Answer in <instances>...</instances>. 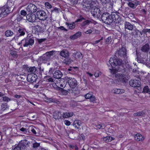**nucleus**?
<instances>
[{
  "label": "nucleus",
  "mask_w": 150,
  "mask_h": 150,
  "mask_svg": "<svg viewBox=\"0 0 150 150\" xmlns=\"http://www.w3.org/2000/svg\"><path fill=\"white\" fill-rule=\"evenodd\" d=\"M68 146L70 148H71L72 149H74V148L75 147V146H74L73 145H72V144H69L68 145Z\"/></svg>",
  "instance_id": "338daca9"
},
{
  "label": "nucleus",
  "mask_w": 150,
  "mask_h": 150,
  "mask_svg": "<svg viewBox=\"0 0 150 150\" xmlns=\"http://www.w3.org/2000/svg\"><path fill=\"white\" fill-rule=\"evenodd\" d=\"M21 15L25 16L27 14L26 12L24 10H21Z\"/></svg>",
  "instance_id": "603ef678"
},
{
  "label": "nucleus",
  "mask_w": 150,
  "mask_h": 150,
  "mask_svg": "<svg viewBox=\"0 0 150 150\" xmlns=\"http://www.w3.org/2000/svg\"><path fill=\"white\" fill-rule=\"evenodd\" d=\"M76 57L78 58H80L82 57V54L81 53H77Z\"/></svg>",
  "instance_id": "680f3d73"
},
{
  "label": "nucleus",
  "mask_w": 150,
  "mask_h": 150,
  "mask_svg": "<svg viewBox=\"0 0 150 150\" xmlns=\"http://www.w3.org/2000/svg\"><path fill=\"white\" fill-rule=\"evenodd\" d=\"M53 77L57 79H61L62 76V73L59 70L56 71L53 74Z\"/></svg>",
  "instance_id": "f3484780"
},
{
  "label": "nucleus",
  "mask_w": 150,
  "mask_h": 150,
  "mask_svg": "<svg viewBox=\"0 0 150 150\" xmlns=\"http://www.w3.org/2000/svg\"><path fill=\"white\" fill-rule=\"evenodd\" d=\"M13 4V2L12 0H8L6 4L2 7V9L4 10V11L5 12H6V13L8 14L10 12V10L9 8Z\"/></svg>",
  "instance_id": "423d86ee"
},
{
  "label": "nucleus",
  "mask_w": 150,
  "mask_h": 150,
  "mask_svg": "<svg viewBox=\"0 0 150 150\" xmlns=\"http://www.w3.org/2000/svg\"><path fill=\"white\" fill-rule=\"evenodd\" d=\"M129 83L130 86L132 87H139L140 86L139 81L136 79L131 80L129 81Z\"/></svg>",
  "instance_id": "ddd939ff"
},
{
  "label": "nucleus",
  "mask_w": 150,
  "mask_h": 150,
  "mask_svg": "<svg viewBox=\"0 0 150 150\" xmlns=\"http://www.w3.org/2000/svg\"><path fill=\"white\" fill-rule=\"evenodd\" d=\"M91 22V21L89 20H86L83 21L81 24L82 27H83L86 25H88Z\"/></svg>",
  "instance_id": "473e14b6"
},
{
  "label": "nucleus",
  "mask_w": 150,
  "mask_h": 150,
  "mask_svg": "<svg viewBox=\"0 0 150 150\" xmlns=\"http://www.w3.org/2000/svg\"><path fill=\"white\" fill-rule=\"evenodd\" d=\"M37 77L36 75L33 73H30L28 75L27 80L28 82L33 83L35 82L37 79Z\"/></svg>",
  "instance_id": "9b49d317"
},
{
  "label": "nucleus",
  "mask_w": 150,
  "mask_h": 150,
  "mask_svg": "<svg viewBox=\"0 0 150 150\" xmlns=\"http://www.w3.org/2000/svg\"><path fill=\"white\" fill-rule=\"evenodd\" d=\"M101 19L103 22L107 24H110L113 22L119 23L121 21L119 16L114 12H112L111 15L107 13H103L101 16Z\"/></svg>",
  "instance_id": "f03ea898"
},
{
  "label": "nucleus",
  "mask_w": 150,
  "mask_h": 150,
  "mask_svg": "<svg viewBox=\"0 0 150 150\" xmlns=\"http://www.w3.org/2000/svg\"><path fill=\"white\" fill-rule=\"evenodd\" d=\"M25 69L28 72L32 73L35 72L36 71V68L34 67H27Z\"/></svg>",
  "instance_id": "a878e982"
},
{
  "label": "nucleus",
  "mask_w": 150,
  "mask_h": 150,
  "mask_svg": "<svg viewBox=\"0 0 150 150\" xmlns=\"http://www.w3.org/2000/svg\"><path fill=\"white\" fill-rule=\"evenodd\" d=\"M64 88H61L60 90H59L60 91H61V92H62V93L64 95H66L67 94L68 91H67L66 90H65L63 89Z\"/></svg>",
  "instance_id": "8fccbe9b"
},
{
  "label": "nucleus",
  "mask_w": 150,
  "mask_h": 150,
  "mask_svg": "<svg viewBox=\"0 0 150 150\" xmlns=\"http://www.w3.org/2000/svg\"><path fill=\"white\" fill-rule=\"evenodd\" d=\"M81 121L79 120H75L74 121L73 123V125L76 128L79 129L80 128V127L81 125Z\"/></svg>",
  "instance_id": "cd10ccee"
},
{
  "label": "nucleus",
  "mask_w": 150,
  "mask_h": 150,
  "mask_svg": "<svg viewBox=\"0 0 150 150\" xmlns=\"http://www.w3.org/2000/svg\"><path fill=\"white\" fill-rule=\"evenodd\" d=\"M92 96V92H89L88 93L85 95V97L86 99H90Z\"/></svg>",
  "instance_id": "f704fd0d"
},
{
  "label": "nucleus",
  "mask_w": 150,
  "mask_h": 150,
  "mask_svg": "<svg viewBox=\"0 0 150 150\" xmlns=\"http://www.w3.org/2000/svg\"><path fill=\"white\" fill-rule=\"evenodd\" d=\"M2 8H0V17H1V15H3L5 16V15H6L7 14L6 13V12H4V10H2V9H1Z\"/></svg>",
  "instance_id": "79ce46f5"
},
{
  "label": "nucleus",
  "mask_w": 150,
  "mask_h": 150,
  "mask_svg": "<svg viewBox=\"0 0 150 150\" xmlns=\"http://www.w3.org/2000/svg\"><path fill=\"white\" fill-rule=\"evenodd\" d=\"M27 20L31 22H34L36 19V16L33 13H29L26 16Z\"/></svg>",
  "instance_id": "f8f14e48"
},
{
  "label": "nucleus",
  "mask_w": 150,
  "mask_h": 150,
  "mask_svg": "<svg viewBox=\"0 0 150 150\" xmlns=\"http://www.w3.org/2000/svg\"><path fill=\"white\" fill-rule=\"evenodd\" d=\"M34 42V39L33 37L30 38L28 40L26 39H23L20 42H18L17 45L20 46V48L21 49V50H23V49L22 46V45H23L24 47H27L29 45H32Z\"/></svg>",
  "instance_id": "20e7f679"
},
{
  "label": "nucleus",
  "mask_w": 150,
  "mask_h": 150,
  "mask_svg": "<svg viewBox=\"0 0 150 150\" xmlns=\"http://www.w3.org/2000/svg\"><path fill=\"white\" fill-rule=\"evenodd\" d=\"M66 25L69 27V29L73 30L76 27L75 22H72L71 23L66 22Z\"/></svg>",
  "instance_id": "393cba45"
},
{
  "label": "nucleus",
  "mask_w": 150,
  "mask_h": 150,
  "mask_svg": "<svg viewBox=\"0 0 150 150\" xmlns=\"http://www.w3.org/2000/svg\"><path fill=\"white\" fill-rule=\"evenodd\" d=\"M26 9L28 12L31 13H35L38 10L36 6L32 3H30L28 5Z\"/></svg>",
  "instance_id": "6e6552de"
},
{
  "label": "nucleus",
  "mask_w": 150,
  "mask_h": 150,
  "mask_svg": "<svg viewBox=\"0 0 150 150\" xmlns=\"http://www.w3.org/2000/svg\"><path fill=\"white\" fill-rule=\"evenodd\" d=\"M31 131L34 134H36V132L34 128H32L31 129Z\"/></svg>",
  "instance_id": "69168bd1"
},
{
  "label": "nucleus",
  "mask_w": 150,
  "mask_h": 150,
  "mask_svg": "<svg viewBox=\"0 0 150 150\" xmlns=\"http://www.w3.org/2000/svg\"><path fill=\"white\" fill-rule=\"evenodd\" d=\"M125 28L128 30H132L133 29V26L129 22L126 21L125 23Z\"/></svg>",
  "instance_id": "aec40b11"
},
{
  "label": "nucleus",
  "mask_w": 150,
  "mask_h": 150,
  "mask_svg": "<svg viewBox=\"0 0 150 150\" xmlns=\"http://www.w3.org/2000/svg\"><path fill=\"white\" fill-rule=\"evenodd\" d=\"M85 20V18L84 17H81L80 18L77 19L76 21H75V23L78 22H82L83 20Z\"/></svg>",
  "instance_id": "37998d69"
},
{
  "label": "nucleus",
  "mask_w": 150,
  "mask_h": 150,
  "mask_svg": "<svg viewBox=\"0 0 150 150\" xmlns=\"http://www.w3.org/2000/svg\"><path fill=\"white\" fill-rule=\"evenodd\" d=\"M19 144L16 146H15L13 150H21V147Z\"/></svg>",
  "instance_id": "09e8293b"
},
{
  "label": "nucleus",
  "mask_w": 150,
  "mask_h": 150,
  "mask_svg": "<svg viewBox=\"0 0 150 150\" xmlns=\"http://www.w3.org/2000/svg\"><path fill=\"white\" fill-rule=\"evenodd\" d=\"M37 18L41 21H44L47 18L46 13L43 10H38L36 13Z\"/></svg>",
  "instance_id": "39448f33"
},
{
  "label": "nucleus",
  "mask_w": 150,
  "mask_h": 150,
  "mask_svg": "<svg viewBox=\"0 0 150 150\" xmlns=\"http://www.w3.org/2000/svg\"><path fill=\"white\" fill-rule=\"evenodd\" d=\"M58 29H60L62 30H64L65 31H67V30L64 28L63 26H61L58 28Z\"/></svg>",
  "instance_id": "bf43d9fd"
},
{
  "label": "nucleus",
  "mask_w": 150,
  "mask_h": 150,
  "mask_svg": "<svg viewBox=\"0 0 150 150\" xmlns=\"http://www.w3.org/2000/svg\"><path fill=\"white\" fill-rule=\"evenodd\" d=\"M125 91L123 89H114L112 91L113 93L116 94H122L124 93Z\"/></svg>",
  "instance_id": "bb28decb"
},
{
  "label": "nucleus",
  "mask_w": 150,
  "mask_h": 150,
  "mask_svg": "<svg viewBox=\"0 0 150 150\" xmlns=\"http://www.w3.org/2000/svg\"><path fill=\"white\" fill-rule=\"evenodd\" d=\"M120 72L117 73L115 75V78H117L118 82L123 83H126L127 81V76L126 75V69L124 65L123 67H121Z\"/></svg>",
  "instance_id": "7ed1b4c3"
},
{
  "label": "nucleus",
  "mask_w": 150,
  "mask_h": 150,
  "mask_svg": "<svg viewBox=\"0 0 150 150\" xmlns=\"http://www.w3.org/2000/svg\"><path fill=\"white\" fill-rule=\"evenodd\" d=\"M149 89L148 86H145L143 89V91L144 92L149 93Z\"/></svg>",
  "instance_id": "58836bf2"
},
{
  "label": "nucleus",
  "mask_w": 150,
  "mask_h": 150,
  "mask_svg": "<svg viewBox=\"0 0 150 150\" xmlns=\"http://www.w3.org/2000/svg\"><path fill=\"white\" fill-rule=\"evenodd\" d=\"M25 30L24 29L20 28L18 31L19 36H21L24 35L25 34Z\"/></svg>",
  "instance_id": "7c9ffc66"
},
{
  "label": "nucleus",
  "mask_w": 150,
  "mask_h": 150,
  "mask_svg": "<svg viewBox=\"0 0 150 150\" xmlns=\"http://www.w3.org/2000/svg\"><path fill=\"white\" fill-rule=\"evenodd\" d=\"M33 29L34 30L35 34L39 35L42 31V28L38 25L33 26Z\"/></svg>",
  "instance_id": "a211bd4d"
},
{
  "label": "nucleus",
  "mask_w": 150,
  "mask_h": 150,
  "mask_svg": "<svg viewBox=\"0 0 150 150\" xmlns=\"http://www.w3.org/2000/svg\"><path fill=\"white\" fill-rule=\"evenodd\" d=\"M20 130L22 132H27L26 129L24 127H23L21 128L20 129Z\"/></svg>",
  "instance_id": "0e129e2a"
},
{
  "label": "nucleus",
  "mask_w": 150,
  "mask_h": 150,
  "mask_svg": "<svg viewBox=\"0 0 150 150\" xmlns=\"http://www.w3.org/2000/svg\"><path fill=\"white\" fill-rule=\"evenodd\" d=\"M56 88L60 90L61 88H64L65 86L64 80L62 79H57L55 83Z\"/></svg>",
  "instance_id": "0eeeda50"
},
{
  "label": "nucleus",
  "mask_w": 150,
  "mask_h": 150,
  "mask_svg": "<svg viewBox=\"0 0 150 150\" xmlns=\"http://www.w3.org/2000/svg\"><path fill=\"white\" fill-rule=\"evenodd\" d=\"M79 0H70L71 4H76L78 3Z\"/></svg>",
  "instance_id": "de8ad7c7"
},
{
  "label": "nucleus",
  "mask_w": 150,
  "mask_h": 150,
  "mask_svg": "<svg viewBox=\"0 0 150 150\" xmlns=\"http://www.w3.org/2000/svg\"><path fill=\"white\" fill-rule=\"evenodd\" d=\"M147 57V56H146L145 57L143 58L142 57V55H140L139 57H137V61L139 63H144L146 61Z\"/></svg>",
  "instance_id": "4be33fe9"
},
{
  "label": "nucleus",
  "mask_w": 150,
  "mask_h": 150,
  "mask_svg": "<svg viewBox=\"0 0 150 150\" xmlns=\"http://www.w3.org/2000/svg\"><path fill=\"white\" fill-rule=\"evenodd\" d=\"M45 98L46 100L45 102H53V103H56L57 100L55 99L52 98H48L46 96H45Z\"/></svg>",
  "instance_id": "c756f323"
},
{
  "label": "nucleus",
  "mask_w": 150,
  "mask_h": 150,
  "mask_svg": "<svg viewBox=\"0 0 150 150\" xmlns=\"http://www.w3.org/2000/svg\"><path fill=\"white\" fill-rule=\"evenodd\" d=\"M53 118L55 120H62V114L61 112L55 111L53 113Z\"/></svg>",
  "instance_id": "4468645a"
},
{
  "label": "nucleus",
  "mask_w": 150,
  "mask_h": 150,
  "mask_svg": "<svg viewBox=\"0 0 150 150\" xmlns=\"http://www.w3.org/2000/svg\"><path fill=\"white\" fill-rule=\"evenodd\" d=\"M101 74V72L100 71H96L95 72L94 75L96 78L98 77Z\"/></svg>",
  "instance_id": "e433bc0d"
},
{
  "label": "nucleus",
  "mask_w": 150,
  "mask_h": 150,
  "mask_svg": "<svg viewBox=\"0 0 150 150\" xmlns=\"http://www.w3.org/2000/svg\"><path fill=\"white\" fill-rule=\"evenodd\" d=\"M127 4L128 6L131 8H133L134 6V4L131 1L129 2Z\"/></svg>",
  "instance_id": "c03bdc74"
},
{
  "label": "nucleus",
  "mask_w": 150,
  "mask_h": 150,
  "mask_svg": "<svg viewBox=\"0 0 150 150\" xmlns=\"http://www.w3.org/2000/svg\"><path fill=\"white\" fill-rule=\"evenodd\" d=\"M64 123L67 126H69L71 124L70 121L68 120H65L64 121Z\"/></svg>",
  "instance_id": "49530a36"
},
{
  "label": "nucleus",
  "mask_w": 150,
  "mask_h": 150,
  "mask_svg": "<svg viewBox=\"0 0 150 150\" xmlns=\"http://www.w3.org/2000/svg\"><path fill=\"white\" fill-rule=\"evenodd\" d=\"M73 115L74 113L72 112H64L62 114V119L63 118H67L69 117H71Z\"/></svg>",
  "instance_id": "6ab92c4d"
},
{
  "label": "nucleus",
  "mask_w": 150,
  "mask_h": 150,
  "mask_svg": "<svg viewBox=\"0 0 150 150\" xmlns=\"http://www.w3.org/2000/svg\"><path fill=\"white\" fill-rule=\"evenodd\" d=\"M109 63L108 64V66H110L112 67L111 69H109L110 73L115 75L117 73L120 72L122 68L121 67L124 65L121 59H118L115 57H111L109 60Z\"/></svg>",
  "instance_id": "f257e3e1"
},
{
  "label": "nucleus",
  "mask_w": 150,
  "mask_h": 150,
  "mask_svg": "<svg viewBox=\"0 0 150 150\" xmlns=\"http://www.w3.org/2000/svg\"><path fill=\"white\" fill-rule=\"evenodd\" d=\"M45 40V38L39 39H38L39 43L40 44L44 42Z\"/></svg>",
  "instance_id": "4d7b16f0"
},
{
  "label": "nucleus",
  "mask_w": 150,
  "mask_h": 150,
  "mask_svg": "<svg viewBox=\"0 0 150 150\" xmlns=\"http://www.w3.org/2000/svg\"><path fill=\"white\" fill-rule=\"evenodd\" d=\"M10 54L14 58H16L18 57V55L16 51H11L10 52Z\"/></svg>",
  "instance_id": "c9c22d12"
},
{
  "label": "nucleus",
  "mask_w": 150,
  "mask_h": 150,
  "mask_svg": "<svg viewBox=\"0 0 150 150\" xmlns=\"http://www.w3.org/2000/svg\"><path fill=\"white\" fill-rule=\"evenodd\" d=\"M149 45L148 43H146L142 47L141 50L143 52H147L149 51Z\"/></svg>",
  "instance_id": "b1692460"
},
{
  "label": "nucleus",
  "mask_w": 150,
  "mask_h": 150,
  "mask_svg": "<svg viewBox=\"0 0 150 150\" xmlns=\"http://www.w3.org/2000/svg\"><path fill=\"white\" fill-rule=\"evenodd\" d=\"M118 54L121 57H122V58H124V60H126L127 58L126 50L124 51L122 50H119L118 52Z\"/></svg>",
  "instance_id": "2eb2a0df"
},
{
  "label": "nucleus",
  "mask_w": 150,
  "mask_h": 150,
  "mask_svg": "<svg viewBox=\"0 0 150 150\" xmlns=\"http://www.w3.org/2000/svg\"><path fill=\"white\" fill-rule=\"evenodd\" d=\"M100 1L103 4H110L111 0H100Z\"/></svg>",
  "instance_id": "ea45409f"
},
{
  "label": "nucleus",
  "mask_w": 150,
  "mask_h": 150,
  "mask_svg": "<svg viewBox=\"0 0 150 150\" xmlns=\"http://www.w3.org/2000/svg\"><path fill=\"white\" fill-rule=\"evenodd\" d=\"M92 32V30L91 29H89L87 30L85 32V33L86 34H90Z\"/></svg>",
  "instance_id": "052dcab7"
},
{
  "label": "nucleus",
  "mask_w": 150,
  "mask_h": 150,
  "mask_svg": "<svg viewBox=\"0 0 150 150\" xmlns=\"http://www.w3.org/2000/svg\"><path fill=\"white\" fill-rule=\"evenodd\" d=\"M94 2L92 0H86L83 5L84 8L88 9H90L94 7Z\"/></svg>",
  "instance_id": "1a4fd4ad"
},
{
  "label": "nucleus",
  "mask_w": 150,
  "mask_h": 150,
  "mask_svg": "<svg viewBox=\"0 0 150 150\" xmlns=\"http://www.w3.org/2000/svg\"><path fill=\"white\" fill-rule=\"evenodd\" d=\"M60 55L66 58L69 56V54L67 51H62L60 52Z\"/></svg>",
  "instance_id": "c85d7f7f"
},
{
  "label": "nucleus",
  "mask_w": 150,
  "mask_h": 150,
  "mask_svg": "<svg viewBox=\"0 0 150 150\" xmlns=\"http://www.w3.org/2000/svg\"><path fill=\"white\" fill-rule=\"evenodd\" d=\"M45 5L46 7L47 8L50 9L52 8L51 5L48 2H46L45 4Z\"/></svg>",
  "instance_id": "a18cd8bd"
},
{
  "label": "nucleus",
  "mask_w": 150,
  "mask_h": 150,
  "mask_svg": "<svg viewBox=\"0 0 150 150\" xmlns=\"http://www.w3.org/2000/svg\"><path fill=\"white\" fill-rule=\"evenodd\" d=\"M82 33L80 31H78L75 33L74 34L71 35L70 38L71 40H74L78 38L81 35Z\"/></svg>",
  "instance_id": "412c9836"
},
{
  "label": "nucleus",
  "mask_w": 150,
  "mask_h": 150,
  "mask_svg": "<svg viewBox=\"0 0 150 150\" xmlns=\"http://www.w3.org/2000/svg\"><path fill=\"white\" fill-rule=\"evenodd\" d=\"M134 137L136 140L137 141H142L144 139V137L141 134L139 133L136 134Z\"/></svg>",
  "instance_id": "5701e85b"
},
{
  "label": "nucleus",
  "mask_w": 150,
  "mask_h": 150,
  "mask_svg": "<svg viewBox=\"0 0 150 150\" xmlns=\"http://www.w3.org/2000/svg\"><path fill=\"white\" fill-rule=\"evenodd\" d=\"M124 136V135L122 134H120L117 137V138H118V139H119V138H122Z\"/></svg>",
  "instance_id": "774afa93"
},
{
  "label": "nucleus",
  "mask_w": 150,
  "mask_h": 150,
  "mask_svg": "<svg viewBox=\"0 0 150 150\" xmlns=\"http://www.w3.org/2000/svg\"><path fill=\"white\" fill-rule=\"evenodd\" d=\"M103 37H102L100 39V40L95 41L94 42V44H98L99 42H100L101 40H102L103 39Z\"/></svg>",
  "instance_id": "13d9d810"
},
{
  "label": "nucleus",
  "mask_w": 150,
  "mask_h": 150,
  "mask_svg": "<svg viewBox=\"0 0 150 150\" xmlns=\"http://www.w3.org/2000/svg\"><path fill=\"white\" fill-rule=\"evenodd\" d=\"M67 82L69 86L72 88L75 87L77 85V81L76 80L73 78L69 77L67 79Z\"/></svg>",
  "instance_id": "9d476101"
},
{
  "label": "nucleus",
  "mask_w": 150,
  "mask_h": 150,
  "mask_svg": "<svg viewBox=\"0 0 150 150\" xmlns=\"http://www.w3.org/2000/svg\"><path fill=\"white\" fill-rule=\"evenodd\" d=\"M110 136H107L103 138V140L105 141L106 142H110V141H109L110 140Z\"/></svg>",
  "instance_id": "a19ab883"
},
{
  "label": "nucleus",
  "mask_w": 150,
  "mask_h": 150,
  "mask_svg": "<svg viewBox=\"0 0 150 150\" xmlns=\"http://www.w3.org/2000/svg\"><path fill=\"white\" fill-rule=\"evenodd\" d=\"M145 113L143 111H142L134 113V116H143L145 115Z\"/></svg>",
  "instance_id": "72a5a7b5"
},
{
  "label": "nucleus",
  "mask_w": 150,
  "mask_h": 150,
  "mask_svg": "<svg viewBox=\"0 0 150 150\" xmlns=\"http://www.w3.org/2000/svg\"><path fill=\"white\" fill-rule=\"evenodd\" d=\"M40 144L39 143L35 142L33 144V147L35 148H37L40 146Z\"/></svg>",
  "instance_id": "864d4df0"
},
{
  "label": "nucleus",
  "mask_w": 150,
  "mask_h": 150,
  "mask_svg": "<svg viewBox=\"0 0 150 150\" xmlns=\"http://www.w3.org/2000/svg\"><path fill=\"white\" fill-rule=\"evenodd\" d=\"M90 99V101L91 102H94L96 100V98L95 96H93Z\"/></svg>",
  "instance_id": "5fc2aeb1"
},
{
  "label": "nucleus",
  "mask_w": 150,
  "mask_h": 150,
  "mask_svg": "<svg viewBox=\"0 0 150 150\" xmlns=\"http://www.w3.org/2000/svg\"><path fill=\"white\" fill-rule=\"evenodd\" d=\"M53 51H52L47 52L46 54L47 55L50 56L53 54Z\"/></svg>",
  "instance_id": "3c124183"
},
{
  "label": "nucleus",
  "mask_w": 150,
  "mask_h": 150,
  "mask_svg": "<svg viewBox=\"0 0 150 150\" xmlns=\"http://www.w3.org/2000/svg\"><path fill=\"white\" fill-rule=\"evenodd\" d=\"M80 137L83 140H84L85 139V136L83 134H81L80 135Z\"/></svg>",
  "instance_id": "e2e57ef3"
},
{
  "label": "nucleus",
  "mask_w": 150,
  "mask_h": 150,
  "mask_svg": "<svg viewBox=\"0 0 150 150\" xmlns=\"http://www.w3.org/2000/svg\"><path fill=\"white\" fill-rule=\"evenodd\" d=\"M95 8H94L93 11H92L93 13H92L93 15L95 17H99L100 15V11L99 8H96L95 6H94Z\"/></svg>",
  "instance_id": "dca6fc26"
},
{
  "label": "nucleus",
  "mask_w": 150,
  "mask_h": 150,
  "mask_svg": "<svg viewBox=\"0 0 150 150\" xmlns=\"http://www.w3.org/2000/svg\"><path fill=\"white\" fill-rule=\"evenodd\" d=\"M5 34L7 37H10L12 36L13 34V33L10 30H8L6 31Z\"/></svg>",
  "instance_id": "2f4dec72"
},
{
  "label": "nucleus",
  "mask_w": 150,
  "mask_h": 150,
  "mask_svg": "<svg viewBox=\"0 0 150 150\" xmlns=\"http://www.w3.org/2000/svg\"><path fill=\"white\" fill-rule=\"evenodd\" d=\"M143 32L144 33H150V29H144L143 30Z\"/></svg>",
  "instance_id": "6e6d98bb"
},
{
  "label": "nucleus",
  "mask_w": 150,
  "mask_h": 150,
  "mask_svg": "<svg viewBox=\"0 0 150 150\" xmlns=\"http://www.w3.org/2000/svg\"><path fill=\"white\" fill-rule=\"evenodd\" d=\"M95 126L96 128L98 129H103L105 128L104 125H101L99 124H97V125H95Z\"/></svg>",
  "instance_id": "4c0bfd02"
}]
</instances>
